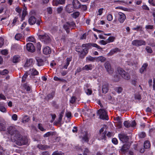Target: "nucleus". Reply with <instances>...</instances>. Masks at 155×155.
Listing matches in <instances>:
<instances>
[{"mask_svg": "<svg viewBox=\"0 0 155 155\" xmlns=\"http://www.w3.org/2000/svg\"><path fill=\"white\" fill-rule=\"evenodd\" d=\"M8 132L13 137L17 145L22 146L26 145L28 142L27 138L23 137L15 127L10 126L8 128Z\"/></svg>", "mask_w": 155, "mask_h": 155, "instance_id": "obj_1", "label": "nucleus"}, {"mask_svg": "<svg viewBox=\"0 0 155 155\" xmlns=\"http://www.w3.org/2000/svg\"><path fill=\"white\" fill-rule=\"evenodd\" d=\"M92 46L96 47L98 49L101 50L102 49V48L96 43H92L89 42L86 44H83L82 45L81 47L82 48H85L83 49V50L84 51L83 52L84 53V54H83V58H84L88 53L89 51V49L91 48Z\"/></svg>", "mask_w": 155, "mask_h": 155, "instance_id": "obj_2", "label": "nucleus"}, {"mask_svg": "<svg viewBox=\"0 0 155 155\" xmlns=\"http://www.w3.org/2000/svg\"><path fill=\"white\" fill-rule=\"evenodd\" d=\"M97 114L99 115V118L103 120H108L109 117L107 112L104 109H100L97 111Z\"/></svg>", "mask_w": 155, "mask_h": 155, "instance_id": "obj_3", "label": "nucleus"}, {"mask_svg": "<svg viewBox=\"0 0 155 155\" xmlns=\"http://www.w3.org/2000/svg\"><path fill=\"white\" fill-rule=\"evenodd\" d=\"M38 38L40 39V41L42 42H43L46 44L49 43L51 41L49 36L46 34H45L44 35H40L37 34Z\"/></svg>", "mask_w": 155, "mask_h": 155, "instance_id": "obj_4", "label": "nucleus"}, {"mask_svg": "<svg viewBox=\"0 0 155 155\" xmlns=\"http://www.w3.org/2000/svg\"><path fill=\"white\" fill-rule=\"evenodd\" d=\"M117 72L124 79L128 80L130 78V77L129 73L126 72L122 68L120 67L118 68Z\"/></svg>", "mask_w": 155, "mask_h": 155, "instance_id": "obj_5", "label": "nucleus"}, {"mask_svg": "<svg viewBox=\"0 0 155 155\" xmlns=\"http://www.w3.org/2000/svg\"><path fill=\"white\" fill-rule=\"evenodd\" d=\"M41 20V18H39L37 20L36 18L34 16H31L29 18L28 22L31 25L35 24V23L37 25L39 26L40 25Z\"/></svg>", "mask_w": 155, "mask_h": 155, "instance_id": "obj_6", "label": "nucleus"}, {"mask_svg": "<svg viewBox=\"0 0 155 155\" xmlns=\"http://www.w3.org/2000/svg\"><path fill=\"white\" fill-rule=\"evenodd\" d=\"M132 45L136 47H139L142 45H145L146 42L145 41L142 39H136L133 40L131 42Z\"/></svg>", "mask_w": 155, "mask_h": 155, "instance_id": "obj_7", "label": "nucleus"}, {"mask_svg": "<svg viewBox=\"0 0 155 155\" xmlns=\"http://www.w3.org/2000/svg\"><path fill=\"white\" fill-rule=\"evenodd\" d=\"M118 21L120 23H123L126 19V17L125 14L121 12H119L116 15Z\"/></svg>", "mask_w": 155, "mask_h": 155, "instance_id": "obj_8", "label": "nucleus"}, {"mask_svg": "<svg viewBox=\"0 0 155 155\" xmlns=\"http://www.w3.org/2000/svg\"><path fill=\"white\" fill-rule=\"evenodd\" d=\"M104 66L107 71L110 74L113 72V69L111 68L110 63L108 61L106 62L104 64Z\"/></svg>", "mask_w": 155, "mask_h": 155, "instance_id": "obj_9", "label": "nucleus"}, {"mask_svg": "<svg viewBox=\"0 0 155 155\" xmlns=\"http://www.w3.org/2000/svg\"><path fill=\"white\" fill-rule=\"evenodd\" d=\"M130 147L129 144H124L121 147L120 151L122 153L125 154L128 151Z\"/></svg>", "mask_w": 155, "mask_h": 155, "instance_id": "obj_10", "label": "nucleus"}, {"mask_svg": "<svg viewBox=\"0 0 155 155\" xmlns=\"http://www.w3.org/2000/svg\"><path fill=\"white\" fill-rule=\"evenodd\" d=\"M27 50L29 52H33L35 50V47L33 44L31 43H28L26 45Z\"/></svg>", "mask_w": 155, "mask_h": 155, "instance_id": "obj_11", "label": "nucleus"}, {"mask_svg": "<svg viewBox=\"0 0 155 155\" xmlns=\"http://www.w3.org/2000/svg\"><path fill=\"white\" fill-rule=\"evenodd\" d=\"M108 89V84L106 82L104 83L102 86V93L104 94L106 93L107 92Z\"/></svg>", "mask_w": 155, "mask_h": 155, "instance_id": "obj_12", "label": "nucleus"}, {"mask_svg": "<svg viewBox=\"0 0 155 155\" xmlns=\"http://www.w3.org/2000/svg\"><path fill=\"white\" fill-rule=\"evenodd\" d=\"M119 137L120 140L123 142L127 141L129 139L128 136L124 134H120Z\"/></svg>", "mask_w": 155, "mask_h": 155, "instance_id": "obj_13", "label": "nucleus"}, {"mask_svg": "<svg viewBox=\"0 0 155 155\" xmlns=\"http://www.w3.org/2000/svg\"><path fill=\"white\" fill-rule=\"evenodd\" d=\"M72 4L73 7L75 9H79L81 6V4L78 0H73Z\"/></svg>", "mask_w": 155, "mask_h": 155, "instance_id": "obj_14", "label": "nucleus"}, {"mask_svg": "<svg viewBox=\"0 0 155 155\" xmlns=\"http://www.w3.org/2000/svg\"><path fill=\"white\" fill-rule=\"evenodd\" d=\"M94 68V65L92 64H87L85 65L82 68V70L87 71L91 70Z\"/></svg>", "mask_w": 155, "mask_h": 155, "instance_id": "obj_15", "label": "nucleus"}, {"mask_svg": "<svg viewBox=\"0 0 155 155\" xmlns=\"http://www.w3.org/2000/svg\"><path fill=\"white\" fill-rule=\"evenodd\" d=\"M72 58H67L66 59V62L65 63L64 65L62 67V68L67 69L68 68V66L70 64V62L72 61Z\"/></svg>", "mask_w": 155, "mask_h": 155, "instance_id": "obj_16", "label": "nucleus"}, {"mask_svg": "<svg viewBox=\"0 0 155 155\" xmlns=\"http://www.w3.org/2000/svg\"><path fill=\"white\" fill-rule=\"evenodd\" d=\"M120 49L118 48H116L111 49L108 54L110 56H111L114 53L117 52H120Z\"/></svg>", "mask_w": 155, "mask_h": 155, "instance_id": "obj_17", "label": "nucleus"}, {"mask_svg": "<svg viewBox=\"0 0 155 155\" xmlns=\"http://www.w3.org/2000/svg\"><path fill=\"white\" fill-rule=\"evenodd\" d=\"M43 53L45 55L50 54L51 53V48L48 46H46L43 49Z\"/></svg>", "mask_w": 155, "mask_h": 155, "instance_id": "obj_18", "label": "nucleus"}, {"mask_svg": "<svg viewBox=\"0 0 155 155\" xmlns=\"http://www.w3.org/2000/svg\"><path fill=\"white\" fill-rule=\"evenodd\" d=\"M33 59L32 58L27 59L25 64V67H27L31 65L33 63Z\"/></svg>", "mask_w": 155, "mask_h": 155, "instance_id": "obj_19", "label": "nucleus"}, {"mask_svg": "<svg viewBox=\"0 0 155 155\" xmlns=\"http://www.w3.org/2000/svg\"><path fill=\"white\" fill-rule=\"evenodd\" d=\"M37 147L42 150H45L49 148V146L47 145H43L41 144H39L37 146Z\"/></svg>", "mask_w": 155, "mask_h": 155, "instance_id": "obj_20", "label": "nucleus"}, {"mask_svg": "<svg viewBox=\"0 0 155 155\" xmlns=\"http://www.w3.org/2000/svg\"><path fill=\"white\" fill-rule=\"evenodd\" d=\"M28 71H29V73L32 75H37L39 74L38 71L35 68L30 69Z\"/></svg>", "mask_w": 155, "mask_h": 155, "instance_id": "obj_21", "label": "nucleus"}, {"mask_svg": "<svg viewBox=\"0 0 155 155\" xmlns=\"http://www.w3.org/2000/svg\"><path fill=\"white\" fill-rule=\"evenodd\" d=\"M65 2V0H56L53 2V5H54L57 6L58 4H63Z\"/></svg>", "mask_w": 155, "mask_h": 155, "instance_id": "obj_22", "label": "nucleus"}, {"mask_svg": "<svg viewBox=\"0 0 155 155\" xmlns=\"http://www.w3.org/2000/svg\"><path fill=\"white\" fill-rule=\"evenodd\" d=\"M21 57L18 55H14L12 59V62L14 63H17L19 61Z\"/></svg>", "mask_w": 155, "mask_h": 155, "instance_id": "obj_23", "label": "nucleus"}, {"mask_svg": "<svg viewBox=\"0 0 155 155\" xmlns=\"http://www.w3.org/2000/svg\"><path fill=\"white\" fill-rule=\"evenodd\" d=\"M148 66V65L147 63H144L143 64L140 70V71L141 73L142 74L143 73L144 71L146 70V69Z\"/></svg>", "mask_w": 155, "mask_h": 155, "instance_id": "obj_24", "label": "nucleus"}, {"mask_svg": "<svg viewBox=\"0 0 155 155\" xmlns=\"http://www.w3.org/2000/svg\"><path fill=\"white\" fill-rule=\"evenodd\" d=\"M29 71H26L24 74L23 75L21 81L22 82H25L26 79V78L28 76V75L30 74V73H29Z\"/></svg>", "mask_w": 155, "mask_h": 155, "instance_id": "obj_25", "label": "nucleus"}, {"mask_svg": "<svg viewBox=\"0 0 155 155\" xmlns=\"http://www.w3.org/2000/svg\"><path fill=\"white\" fill-rule=\"evenodd\" d=\"M30 120L29 117L26 115L24 116L22 119V122L23 123H25L28 122Z\"/></svg>", "mask_w": 155, "mask_h": 155, "instance_id": "obj_26", "label": "nucleus"}, {"mask_svg": "<svg viewBox=\"0 0 155 155\" xmlns=\"http://www.w3.org/2000/svg\"><path fill=\"white\" fill-rule=\"evenodd\" d=\"M150 144L148 140H146L144 143V147L145 149H148L150 147Z\"/></svg>", "mask_w": 155, "mask_h": 155, "instance_id": "obj_27", "label": "nucleus"}, {"mask_svg": "<svg viewBox=\"0 0 155 155\" xmlns=\"http://www.w3.org/2000/svg\"><path fill=\"white\" fill-rule=\"evenodd\" d=\"M114 90L118 94L121 93L123 90V88L121 87H116L115 89Z\"/></svg>", "mask_w": 155, "mask_h": 155, "instance_id": "obj_28", "label": "nucleus"}, {"mask_svg": "<svg viewBox=\"0 0 155 155\" xmlns=\"http://www.w3.org/2000/svg\"><path fill=\"white\" fill-rule=\"evenodd\" d=\"M96 58L91 56L90 55L88 56L86 58V60L87 61L94 62L95 61Z\"/></svg>", "mask_w": 155, "mask_h": 155, "instance_id": "obj_29", "label": "nucleus"}, {"mask_svg": "<svg viewBox=\"0 0 155 155\" xmlns=\"http://www.w3.org/2000/svg\"><path fill=\"white\" fill-rule=\"evenodd\" d=\"M79 15L80 13L79 12H76L71 14V15L73 18L75 19L79 16Z\"/></svg>", "mask_w": 155, "mask_h": 155, "instance_id": "obj_30", "label": "nucleus"}, {"mask_svg": "<svg viewBox=\"0 0 155 155\" xmlns=\"http://www.w3.org/2000/svg\"><path fill=\"white\" fill-rule=\"evenodd\" d=\"M36 60L37 62V64L38 66H41L43 65L44 61L42 59H37Z\"/></svg>", "mask_w": 155, "mask_h": 155, "instance_id": "obj_31", "label": "nucleus"}, {"mask_svg": "<svg viewBox=\"0 0 155 155\" xmlns=\"http://www.w3.org/2000/svg\"><path fill=\"white\" fill-rule=\"evenodd\" d=\"M51 155H64V153L61 151L56 150Z\"/></svg>", "mask_w": 155, "mask_h": 155, "instance_id": "obj_32", "label": "nucleus"}, {"mask_svg": "<svg viewBox=\"0 0 155 155\" xmlns=\"http://www.w3.org/2000/svg\"><path fill=\"white\" fill-rule=\"evenodd\" d=\"M22 37V35L21 33H18L15 36V38L16 40H19L21 39Z\"/></svg>", "mask_w": 155, "mask_h": 155, "instance_id": "obj_33", "label": "nucleus"}, {"mask_svg": "<svg viewBox=\"0 0 155 155\" xmlns=\"http://www.w3.org/2000/svg\"><path fill=\"white\" fill-rule=\"evenodd\" d=\"M55 92H52L51 93L48 94L47 95V97L48 99H52L54 96Z\"/></svg>", "mask_w": 155, "mask_h": 155, "instance_id": "obj_34", "label": "nucleus"}, {"mask_svg": "<svg viewBox=\"0 0 155 155\" xmlns=\"http://www.w3.org/2000/svg\"><path fill=\"white\" fill-rule=\"evenodd\" d=\"M27 13L26 11V9H24L23 11L22 15L21 16V21H23L24 20L25 17L26 15L27 14Z\"/></svg>", "mask_w": 155, "mask_h": 155, "instance_id": "obj_35", "label": "nucleus"}, {"mask_svg": "<svg viewBox=\"0 0 155 155\" xmlns=\"http://www.w3.org/2000/svg\"><path fill=\"white\" fill-rule=\"evenodd\" d=\"M124 126L127 128H129L131 127V124L129 120L125 121L124 122Z\"/></svg>", "mask_w": 155, "mask_h": 155, "instance_id": "obj_36", "label": "nucleus"}, {"mask_svg": "<svg viewBox=\"0 0 155 155\" xmlns=\"http://www.w3.org/2000/svg\"><path fill=\"white\" fill-rule=\"evenodd\" d=\"M54 80L57 81H60L62 82L66 81V80H65L62 78H60L56 76H55L54 77Z\"/></svg>", "mask_w": 155, "mask_h": 155, "instance_id": "obj_37", "label": "nucleus"}, {"mask_svg": "<svg viewBox=\"0 0 155 155\" xmlns=\"http://www.w3.org/2000/svg\"><path fill=\"white\" fill-rule=\"evenodd\" d=\"M115 39V38L113 36H110L107 39V43L112 42L114 41Z\"/></svg>", "mask_w": 155, "mask_h": 155, "instance_id": "obj_38", "label": "nucleus"}, {"mask_svg": "<svg viewBox=\"0 0 155 155\" xmlns=\"http://www.w3.org/2000/svg\"><path fill=\"white\" fill-rule=\"evenodd\" d=\"M8 73V71L6 69H5L3 71H0V74L2 75H6Z\"/></svg>", "mask_w": 155, "mask_h": 155, "instance_id": "obj_39", "label": "nucleus"}, {"mask_svg": "<svg viewBox=\"0 0 155 155\" xmlns=\"http://www.w3.org/2000/svg\"><path fill=\"white\" fill-rule=\"evenodd\" d=\"M63 27L66 31L67 33H68V30L70 28L69 26V25L67 22L63 25Z\"/></svg>", "mask_w": 155, "mask_h": 155, "instance_id": "obj_40", "label": "nucleus"}, {"mask_svg": "<svg viewBox=\"0 0 155 155\" xmlns=\"http://www.w3.org/2000/svg\"><path fill=\"white\" fill-rule=\"evenodd\" d=\"M5 125L2 123H0V131L5 130Z\"/></svg>", "mask_w": 155, "mask_h": 155, "instance_id": "obj_41", "label": "nucleus"}, {"mask_svg": "<svg viewBox=\"0 0 155 155\" xmlns=\"http://www.w3.org/2000/svg\"><path fill=\"white\" fill-rule=\"evenodd\" d=\"M82 139L85 142H88L89 141V139L87 134H85L83 137Z\"/></svg>", "mask_w": 155, "mask_h": 155, "instance_id": "obj_42", "label": "nucleus"}, {"mask_svg": "<svg viewBox=\"0 0 155 155\" xmlns=\"http://www.w3.org/2000/svg\"><path fill=\"white\" fill-rule=\"evenodd\" d=\"M41 43L40 42H38L36 44V48L37 49V51L38 52H39L41 49Z\"/></svg>", "mask_w": 155, "mask_h": 155, "instance_id": "obj_43", "label": "nucleus"}, {"mask_svg": "<svg viewBox=\"0 0 155 155\" xmlns=\"http://www.w3.org/2000/svg\"><path fill=\"white\" fill-rule=\"evenodd\" d=\"M38 127L41 131H44L46 130V129L43 127L42 125L41 124L39 123L38 124Z\"/></svg>", "mask_w": 155, "mask_h": 155, "instance_id": "obj_44", "label": "nucleus"}, {"mask_svg": "<svg viewBox=\"0 0 155 155\" xmlns=\"http://www.w3.org/2000/svg\"><path fill=\"white\" fill-rule=\"evenodd\" d=\"M68 24L69 25L70 28H71L72 27H74L76 26L75 23L74 21H68L67 22Z\"/></svg>", "mask_w": 155, "mask_h": 155, "instance_id": "obj_45", "label": "nucleus"}, {"mask_svg": "<svg viewBox=\"0 0 155 155\" xmlns=\"http://www.w3.org/2000/svg\"><path fill=\"white\" fill-rule=\"evenodd\" d=\"M139 137L140 138H144L146 136V134L144 132H141L138 134Z\"/></svg>", "mask_w": 155, "mask_h": 155, "instance_id": "obj_46", "label": "nucleus"}, {"mask_svg": "<svg viewBox=\"0 0 155 155\" xmlns=\"http://www.w3.org/2000/svg\"><path fill=\"white\" fill-rule=\"evenodd\" d=\"M107 133V131H105L103 133L101 134V139L105 140L106 138V134Z\"/></svg>", "mask_w": 155, "mask_h": 155, "instance_id": "obj_47", "label": "nucleus"}, {"mask_svg": "<svg viewBox=\"0 0 155 155\" xmlns=\"http://www.w3.org/2000/svg\"><path fill=\"white\" fill-rule=\"evenodd\" d=\"M97 58L99 61H101V62H104L106 60V58L102 56H99Z\"/></svg>", "mask_w": 155, "mask_h": 155, "instance_id": "obj_48", "label": "nucleus"}, {"mask_svg": "<svg viewBox=\"0 0 155 155\" xmlns=\"http://www.w3.org/2000/svg\"><path fill=\"white\" fill-rule=\"evenodd\" d=\"M53 132L50 131V132H47V133L45 134L44 135L43 137H48L51 135H53Z\"/></svg>", "mask_w": 155, "mask_h": 155, "instance_id": "obj_49", "label": "nucleus"}, {"mask_svg": "<svg viewBox=\"0 0 155 155\" xmlns=\"http://www.w3.org/2000/svg\"><path fill=\"white\" fill-rule=\"evenodd\" d=\"M0 111L2 112H5L6 111V109L2 104H0Z\"/></svg>", "mask_w": 155, "mask_h": 155, "instance_id": "obj_50", "label": "nucleus"}, {"mask_svg": "<svg viewBox=\"0 0 155 155\" xmlns=\"http://www.w3.org/2000/svg\"><path fill=\"white\" fill-rule=\"evenodd\" d=\"M52 104L53 107L56 109H58L59 107L58 105L57 104L56 102L54 101H52Z\"/></svg>", "mask_w": 155, "mask_h": 155, "instance_id": "obj_51", "label": "nucleus"}, {"mask_svg": "<svg viewBox=\"0 0 155 155\" xmlns=\"http://www.w3.org/2000/svg\"><path fill=\"white\" fill-rule=\"evenodd\" d=\"M134 98L135 99L138 100L140 101L141 99V96L140 94H135L134 95Z\"/></svg>", "mask_w": 155, "mask_h": 155, "instance_id": "obj_52", "label": "nucleus"}, {"mask_svg": "<svg viewBox=\"0 0 155 155\" xmlns=\"http://www.w3.org/2000/svg\"><path fill=\"white\" fill-rule=\"evenodd\" d=\"M145 49L148 53H152L153 52V51L150 47L147 46Z\"/></svg>", "mask_w": 155, "mask_h": 155, "instance_id": "obj_53", "label": "nucleus"}, {"mask_svg": "<svg viewBox=\"0 0 155 155\" xmlns=\"http://www.w3.org/2000/svg\"><path fill=\"white\" fill-rule=\"evenodd\" d=\"M23 87L27 91H29L31 90V87L29 86H28L26 84H24Z\"/></svg>", "mask_w": 155, "mask_h": 155, "instance_id": "obj_54", "label": "nucleus"}, {"mask_svg": "<svg viewBox=\"0 0 155 155\" xmlns=\"http://www.w3.org/2000/svg\"><path fill=\"white\" fill-rule=\"evenodd\" d=\"M4 39L2 37H0V48L4 45Z\"/></svg>", "mask_w": 155, "mask_h": 155, "instance_id": "obj_55", "label": "nucleus"}, {"mask_svg": "<svg viewBox=\"0 0 155 155\" xmlns=\"http://www.w3.org/2000/svg\"><path fill=\"white\" fill-rule=\"evenodd\" d=\"M76 100V97L75 96H72L70 100V103L71 104H73L75 101Z\"/></svg>", "mask_w": 155, "mask_h": 155, "instance_id": "obj_56", "label": "nucleus"}, {"mask_svg": "<svg viewBox=\"0 0 155 155\" xmlns=\"http://www.w3.org/2000/svg\"><path fill=\"white\" fill-rule=\"evenodd\" d=\"M112 143L115 145H117L118 144V141L117 138H113L112 140Z\"/></svg>", "mask_w": 155, "mask_h": 155, "instance_id": "obj_57", "label": "nucleus"}, {"mask_svg": "<svg viewBox=\"0 0 155 155\" xmlns=\"http://www.w3.org/2000/svg\"><path fill=\"white\" fill-rule=\"evenodd\" d=\"M28 40L29 41L33 42L35 40V39L34 37L30 36L28 38Z\"/></svg>", "mask_w": 155, "mask_h": 155, "instance_id": "obj_58", "label": "nucleus"}, {"mask_svg": "<svg viewBox=\"0 0 155 155\" xmlns=\"http://www.w3.org/2000/svg\"><path fill=\"white\" fill-rule=\"evenodd\" d=\"M107 20L109 21H111L113 19V16L111 14H109L107 16Z\"/></svg>", "mask_w": 155, "mask_h": 155, "instance_id": "obj_59", "label": "nucleus"}, {"mask_svg": "<svg viewBox=\"0 0 155 155\" xmlns=\"http://www.w3.org/2000/svg\"><path fill=\"white\" fill-rule=\"evenodd\" d=\"M80 8H81V9L83 10L84 11H85L87 10V7L86 5H81V6L80 7Z\"/></svg>", "mask_w": 155, "mask_h": 155, "instance_id": "obj_60", "label": "nucleus"}, {"mask_svg": "<svg viewBox=\"0 0 155 155\" xmlns=\"http://www.w3.org/2000/svg\"><path fill=\"white\" fill-rule=\"evenodd\" d=\"M66 117L68 118H71V113L70 112H68L66 113Z\"/></svg>", "mask_w": 155, "mask_h": 155, "instance_id": "obj_61", "label": "nucleus"}, {"mask_svg": "<svg viewBox=\"0 0 155 155\" xmlns=\"http://www.w3.org/2000/svg\"><path fill=\"white\" fill-rule=\"evenodd\" d=\"M145 28L148 29H152L153 28V25H147L145 26Z\"/></svg>", "mask_w": 155, "mask_h": 155, "instance_id": "obj_62", "label": "nucleus"}, {"mask_svg": "<svg viewBox=\"0 0 155 155\" xmlns=\"http://www.w3.org/2000/svg\"><path fill=\"white\" fill-rule=\"evenodd\" d=\"M18 17H15L14 18L13 22H12V24L13 25V26L15 25V24L18 21Z\"/></svg>", "mask_w": 155, "mask_h": 155, "instance_id": "obj_63", "label": "nucleus"}, {"mask_svg": "<svg viewBox=\"0 0 155 155\" xmlns=\"http://www.w3.org/2000/svg\"><path fill=\"white\" fill-rule=\"evenodd\" d=\"M41 155H49V153L48 151H43L41 153Z\"/></svg>", "mask_w": 155, "mask_h": 155, "instance_id": "obj_64", "label": "nucleus"}]
</instances>
